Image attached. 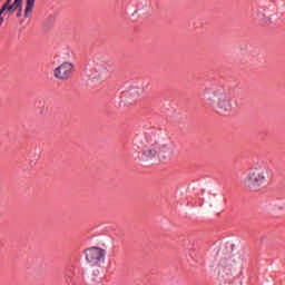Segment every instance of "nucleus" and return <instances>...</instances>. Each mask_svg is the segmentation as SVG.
<instances>
[{
  "instance_id": "nucleus-7",
  "label": "nucleus",
  "mask_w": 285,
  "mask_h": 285,
  "mask_svg": "<svg viewBox=\"0 0 285 285\" xmlns=\"http://www.w3.org/2000/svg\"><path fill=\"white\" fill-rule=\"evenodd\" d=\"M35 1L37 0H27L26 2V9H24V17L28 18L30 14H32V10L35 8Z\"/></svg>"
},
{
  "instance_id": "nucleus-3",
  "label": "nucleus",
  "mask_w": 285,
  "mask_h": 285,
  "mask_svg": "<svg viewBox=\"0 0 285 285\" xmlns=\"http://www.w3.org/2000/svg\"><path fill=\"white\" fill-rule=\"evenodd\" d=\"M214 108L218 115H227L233 111V98L230 94L224 90H216L213 92Z\"/></svg>"
},
{
  "instance_id": "nucleus-4",
  "label": "nucleus",
  "mask_w": 285,
  "mask_h": 285,
  "mask_svg": "<svg viewBox=\"0 0 285 285\" xmlns=\"http://www.w3.org/2000/svg\"><path fill=\"white\" fill-rule=\"evenodd\" d=\"M86 262L91 268H101L106 262V249L101 247H89L85 250Z\"/></svg>"
},
{
  "instance_id": "nucleus-5",
  "label": "nucleus",
  "mask_w": 285,
  "mask_h": 285,
  "mask_svg": "<svg viewBox=\"0 0 285 285\" xmlns=\"http://www.w3.org/2000/svg\"><path fill=\"white\" fill-rule=\"evenodd\" d=\"M72 72H75V65L70 61H63L53 69V77L58 81H68L72 77Z\"/></svg>"
},
{
  "instance_id": "nucleus-6",
  "label": "nucleus",
  "mask_w": 285,
  "mask_h": 285,
  "mask_svg": "<svg viewBox=\"0 0 285 285\" xmlns=\"http://www.w3.org/2000/svg\"><path fill=\"white\" fill-rule=\"evenodd\" d=\"M7 0L6 3L2 6V11L7 10L9 14L18 10L17 17H21V12H23V0Z\"/></svg>"
},
{
  "instance_id": "nucleus-2",
  "label": "nucleus",
  "mask_w": 285,
  "mask_h": 285,
  "mask_svg": "<svg viewBox=\"0 0 285 285\" xmlns=\"http://www.w3.org/2000/svg\"><path fill=\"white\" fill-rule=\"evenodd\" d=\"M268 179V169L264 164L254 165L247 176L245 177L244 184L247 188L252 190H257V188H262L266 180Z\"/></svg>"
},
{
  "instance_id": "nucleus-1",
  "label": "nucleus",
  "mask_w": 285,
  "mask_h": 285,
  "mask_svg": "<svg viewBox=\"0 0 285 285\" xmlns=\"http://www.w3.org/2000/svg\"><path fill=\"white\" fill-rule=\"evenodd\" d=\"M141 156L150 164H164L170 157V145L160 140H151L141 149Z\"/></svg>"
}]
</instances>
